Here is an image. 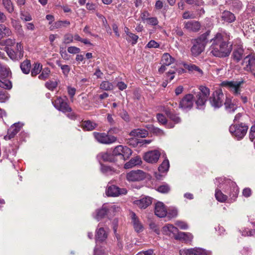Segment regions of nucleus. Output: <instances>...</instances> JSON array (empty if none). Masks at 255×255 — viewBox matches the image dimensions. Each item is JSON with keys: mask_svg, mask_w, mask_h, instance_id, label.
Wrapping results in <instances>:
<instances>
[{"mask_svg": "<svg viewBox=\"0 0 255 255\" xmlns=\"http://www.w3.org/2000/svg\"><path fill=\"white\" fill-rule=\"evenodd\" d=\"M154 213L159 218L164 217L167 215V211L163 203L158 202L155 204Z\"/></svg>", "mask_w": 255, "mask_h": 255, "instance_id": "obj_19", "label": "nucleus"}, {"mask_svg": "<svg viewBox=\"0 0 255 255\" xmlns=\"http://www.w3.org/2000/svg\"><path fill=\"white\" fill-rule=\"evenodd\" d=\"M170 187L167 184H164L159 186L157 190L162 193H167L170 190Z\"/></svg>", "mask_w": 255, "mask_h": 255, "instance_id": "obj_54", "label": "nucleus"}, {"mask_svg": "<svg viewBox=\"0 0 255 255\" xmlns=\"http://www.w3.org/2000/svg\"><path fill=\"white\" fill-rule=\"evenodd\" d=\"M4 7L9 13H12L14 10L13 4L10 0H2Z\"/></svg>", "mask_w": 255, "mask_h": 255, "instance_id": "obj_45", "label": "nucleus"}, {"mask_svg": "<svg viewBox=\"0 0 255 255\" xmlns=\"http://www.w3.org/2000/svg\"><path fill=\"white\" fill-rule=\"evenodd\" d=\"M184 67L188 70L189 71L191 72H197L200 74H202L203 72L202 70L198 66L194 64H188L186 63H182Z\"/></svg>", "mask_w": 255, "mask_h": 255, "instance_id": "obj_33", "label": "nucleus"}, {"mask_svg": "<svg viewBox=\"0 0 255 255\" xmlns=\"http://www.w3.org/2000/svg\"><path fill=\"white\" fill-rule=\"evenodd\" d=\"M20 67L24 74H28L31 69L30 61L27 59L25 60L20 64Z\"/></svg>", "mask_w": 255, "mask_h": 255, "instance_id": "obj_31", "label": "nucleus"}, {"mask_svg": "<svg viewBox=\"0 0 255 255\" xmlns=\"http://www.w3.org/2000/svg\"><path fill=\"white\" fill-rule=\"evenodd\" d=\"M8 98V94L7 92L0 91V102H5Z\"/></svg>", "mask_w": 255, "mask_h": 255, "instance_id": "obj_62", "label": "nucleus"}, {"mask_svg": "<svg viewBox=\"0 0 255 255\" xmlns=\"http://www.w3.org/2000/svg\"><path fill=\"white\" fill-rule=\"evenodd\" d=\"M73 40V36L71 34H66L64 36L63 43L65 44H69L71 43Z\"/></svg>", "mask_w": 255, "mask_h": 255, "instance_id": "obj_56", "label": "nucleus"}, {"mask_svg": "<svg viewBox=\"0 0 255 255\" xmlns=\"http://www.w3.org/2000/svg\"><path fill=\"white\" fill-rule=\"evenodd\" d=\"M12 34L11 30L6 25L0 24V41L4 38L8 37Z\"/></svg>", "mask_w": 255, "mask_h": 255, "instance_id": "obj_26", "label": "nucleus"}, {"mask_svg": "<svg viewBox=\"0 0 255 255\" xmlns=\"http://www.w3.org/2000/svg\"><path fill=\"white\" fill-rule=\"evenodd\" d=\"M16 55L20 58V59L23 56V49L22 44L20 43H17L15 48V51Z\"/></svg>", "mask_w": 255, "mask_h": 255, "instance_id": "obj_47", "label": "nucleus"}, {"mask_svg": "<svg viewBox=\"0 0 255 255\" xmlns=\"http://www.w3.org/2000/svg\"><path fill=\"white\" fill-rule=\"evenodd\" d=\"M127 35H128L129 38L132 40L131 44L132 45L135 44L138 39V36L132 33L128 32L127 33Z\"/></svg>", "mask_w": 255, "mask_h": 255, "instance_id": "obj_58", "label": "nucleus"}, {"mask_svg": "<svg viewBox=\"0 0 255 255\" xmlns=\"http://www.w3.org/2000/svg\"><path fill=\"white\" fill-rule=\"evenodd\" d=\"M113 153L114 156H120L121 159L125 160L130 157L132 152L131 149L126 146L118 145L114 148Z\"/></svg>", "mask_w": 255, "mask_h": 255, "instance_id": "obj_5", "label": "nucleus"}, {"mask_svg": "<svg viewBox=\"0 0 255 255\" xmlns=\"http://www.w3.org/2000/svg\"><path fill=\"white\" fill-rule=\"evenodd\" d=\"M225 108L228 113H233L237 110V106L232 103L229 100H226L225 103Z\"/></svg>", "mask_w": 255, "mask_h": 255, "instance_id": "obj_38", "label": "nucleus"}, {"mask_svg": "<svg viewBox=\"0 0 255 255\" xmlns=\"http://www.w3.org/2000/svg\"><path fill=\"white\" fill-rule=\"evenodd\" d=\"M225 183L230 186V190L227 189V193L228 194L229 199L232 202L235 201L237 198L239 194V188L236 183L231 181L230 179H226Z\"/></svg>", "mask_w": 255, "mask_h": 255, "instance_id": "obj_7", "label": "nucleus"}, {"mask_svg": "<svg viewBox=\"0 0 255 255\" xmlns=\"http://www.w3.org/2000/svg\"><path fill=\"white\" fill-rule=\"evenodd\" d=\"M54 107L63 113L71 112L72 109L69 107L66 101L60 97H58L52 101Z\"/></svg>", "mask_w": 255, "mask_h": 255, "instance_id": "obj_8", "label": "nucleus"}, {"mask_svg": "<svg viewBox=\"0 0 255 255\" xmlns=\"http://www.w3.org/2000/svg\"><path fill=\"white\" fill-rule=\"evenodd\" d=\"M130 215L131 219V223L135 231L137 233L141 232L143 230V226L138 218L134 212H130Z\"/></svg>", "mask_w": 255, "mask_h": 255, "instance_id": "obj_17", "label": "nucleus"}, {"mask_svg": "<svg viewBox=\"0 0 255 255\" xmlns=\"http://www.w3.org/2000/svg\"><path fill=\"white\" fill-rule=\"evenodd\" d=\"M182 17L184 19H194L196 18V14L192 11H187L183 13Z\"/></svg>", "mask_w": 255, "mask_h": 255, "instance_id": "obj_55", "label": "nucleus"}, {"mask_svg": "<svg viewBox=\"0 0 255 255\" xmlns=\"http://www.w3.org/2000/svg\"><path fill=\"white\" fill-rule=\"evenodd\" d=\"M101 171L103 173L108 175L112 174L113 172V170L111 167L105 165L102 166Z\"/></svg>", "mask_w": 255, "mask_h": 255, "instance_id": "obj_59", "label": "nucleus"}, {"mask_svg": "<svg viewBox=\"0 0 255 255\" xmlns=\"http://www.w3.org/2000/svg\"><path fill=\"white\" fill-rule=\"evenodd\" d=\"M222 20L228 23H231L235 21L236 17L233 13L229 11H224L221 16Z\"/></svg>", "mask_w": 255, "mask_h": 255, "instance_id": "obj_27", "label": "nucleus"}, {"mask_svg": "<svg viewBox=\"0 0 255 255\" xmlns=\"http://www.w3.org/2000/svg\"><path fill=\"white\" fill-rule=\"evenodd\" d=\"M159 44L153 40H150L146 45V47L148 48H158Z\"/></svg>", "mask_w": 255, "mask_h": 255, "instance_id": "obj_64", "label": "nucleus"}, {"mask_svg": "<svg viewBox=\"0 0 255 255\" xmlns=\"http://www.w3.org/2000/svg\"><path fill=\"white\" fill-rule=\"evenodd\" d=\"M146 177V173L141 170H132L127 174L126 178L128 181H139Z\"/></svg>", "mask_w": 255, "mask_h": 255, "instance_id": "obj_10", "label": "nucleus"}, {"mask_svg": "<svg viewBox=\"0 0 255 255\" xmlns=\"http://www.w3.org/2000/svg\"><path fill=\"white\" fill-rule=\"evenodd\" d=\"M178 230L177 228L174 227L171 224H167L162 228L163 234L169 236H172L175 238V236L177 234Z\"/></svg>", "mask_w": 255, "mask_h": 255, "instance_id": "obj_22", "label": "nucleus"}, {"mask_svg": "<svg viewBox=\"0 0 255 255\" xmlns=\"http://www.w3.org/2000/svg\"><path fill=\"white\" fill-rule=\"evenodd\" d=\"M160 155V152L157 150H151L145 153L143 159L147 162L155 163L158 161Z\"/></svg>", "mask_w": 255, "mask_h": 255, "instance_id": "obj_13", "label": "nucleus"}, {"mask_svg": "<svg viewBox=\"0 0 255 255\" xmlns=\"http://www.w3.org/2000/svg\"><path fill=\"white\" fill-rule=\"evenodd\" d=\"M0 87L5 89L9 90L12 87V84L11 82L6 78H1Z\"/></svg>", "mask_w": 255, "mask_h": 255, "instance_id": "obj_40", "label": "nucleus"}, {"mask_svg": "<svg viewBox=\"0 0 255 255\" xmlns=\"http://www.w3.org/2000/svg\"><path fill=\"white\" fill-rule=\"evenodd\" d=\"M5 48L6 49L5 51H6L7 54L11 59L14 60L20 59V58H19V57L16 55V53L14 50L6 47Z\"/></svg>", "mask_w": 255, "mask_h": 255, "instance_id": "obj_51", "label": "nucleus"}, {"mask_svg": "<svg viewBox=\"0 0 255 255\" xmlns=\"http://www.w3.org/2000/svg\"><path fill=\"white\" fill-rule=\"evenodd\" d=\"M210 30H207L206 32L201 35L199 37L195 40L203 44L204 46H206L208 42V37L210 34Z\"/></svg>", "mask_w": 255, "mask_h": 255, "instance_id": "obj_35", "label": "nucleus"}, {"mask_svg": "<svg viewBox=\"0 0 255 255\" xmlns=\"http://www.w3.org/2000/svg\"><path fill=\"white\" fill-rule=\"evenodd\" d=\"M230 40V33L225 32L217 33L210 40L212 43L209 48L210 54L219 58H225L229 56L233 46Z\"/></svg>", "mask_w": 255, "mask_h": 255, "instance_id": "obj_1", "label": "nucleus"}, {"mask_svg": "<svg viewBox=\"0 0 255 255\" xmlns=\"http://www.w3.org/2000/svg\"><path fill=\"white\" fill-rule=\"evenodd\" d=\"M184 28L190 31L197 32L200 30L201 24L197 21H189L184 23Z\"/></svg>", "mask_w": 255, "mask_h": 255, "instance_id": "obj_23", "label": "nucleus"}, {"mask_svg": "<svg viewBox=\"0 0 255 255\" xmlns=\"http://www.w3.org/2000/svg\"><path fill=\"white\" fill-rule=\"evenodd\" d=\"M152 203V199L149 197H145L134 201V204L140 209H145Z\"/></svg>", "mask_w": 255, "mask_h": 255, "instance_id": "obj_24", "label": "nucleus"}, {"mask_svg": "<svg viewBox=\"0 0 255 255\" xmlns=\"http://www.w3.org/2000/svg\"><path fill=\"white\" fill-rule=\"evenodd\" d=\"M205 47V46L203 44L194 40L193 42V45L191 48V52L192 55L194 56H197L199 55L203 51Z\"/></svg>", "mask_w": 255, "mask_h": 255, "instance_id": "obj_20", "label": "nucleus"}, {"mask_svg": "<svg viewBox=\"0 0 255 255\" xmlns=\"http://www.w3.org/2000/svg\"><path fill=\"white\" fill-rule=\"evenodd\" d=\"M165 113L167 116L175 124L180 122V118L177 115L173 114L170 110L166 109Z\"/></svg>", "mask_w": 255, "mask_h": 255, "instance_id": "obj_37", "label": "nucleus"}, {"mask_svg": "<svg viewBox=\"0 0 255 255\" xmlns=\"http://www.w3.org/2000/svg\"><path fill=\"white\" fill-rule=\"evenodd\" d=\"M56 64L61 68L63 74L67 76L70 70L69 66L67 65H62L60 61H57Z\"/></svg>", "mask_w": 255, "mask_h": 255, "instance_id": "obj_49", "label": "nucleus"}, {"mask_svg": "<svg viewBox=\"0 0 255 255\" xmlns=\"http://www.w3.org/2000/svg\"><path fill=\"white\" fill-rule=\"evenodd\" d=\"M180 255H206L204 250L201 249L195 248L190 249H183L180 250Z\"/></svg>", "mask_w": 255, "mask_h": 255, "instance_id": "obj_18", "label": "nucleus"}, {"mask_svg": "<svg viewBox=\"0 0 255 255\" xmlns=\"http://www.w3.org/2000/svg\"><path fill=\"white\" fill-rule=\"evenodd\" d=\"M22 125L19 123H15L12 125L8 129L7 133L4 136L5 140H10L13 138L14 136L19 131Z\"/></svg>", "mask_w": 255, "mask_h": 255, "instance_id": "obj_16", "label": "nucleus"}, {"mask_svg": "<svg viewBox=\"0 0 255 255\" xmlns=\"http://www.w3.org/2000/svg\"><path fill=\"white\" fill-rule=\"evenodd\" d=\"M149 228L152 230L157 235L160 234V230L157 225L153 222H151L149 224Z\"/></svg>", "mask_w": 255, "mask_h": 255, "instance_id": "obj_61", "label": "nucleus"}, {"mask_svg": "<svg viewBox=\"0 0 255 255\" xmlns=\"http://www.w3.org/2000/svg\"><path fill=\"white\" fill-rule=\"evenodd\" d=\"M156 118L159 123L162 124H165L167 123V120L164 116L162 114H157L156 115Z\"/></svg>", "mask_w": 255, "mask_h": 255, "instance_id": "obj_63", "label": "nucleus"}, {"mask_svg": "<svg viewBox=\"0 0 255 255\" xmlns=\"http://www.w3.org/2000/svg\"><path fill=\"white\" fill-rule=\"evenodd\" d=\"M11 23L12 27L18 34L24 36V31L22 29V26L20 22L17 20L12 18L11 19Z\"/></svg>", "mask_w": 255, "mask_h": 255, "instance_id": "obj_28", "label": "nucleus"}, {"mask_svg": "<svg viewBox=\"0 0 255 255\" xmlns=\"http://www.w3.org/2000/svg\"><path fill=\"white\" fill-rule=\"evenodd\" d=\"M108 232L102 227L101 223L98 224L96 230L95 240L96 242H103L108 238Z\"/></svg>", "mask_w": 255, "mask_h": 255, "instance_id": "obj_14", "label": "nucleus"}, {"mask_svg": "<svg viewBox=\"0 0 255 255\" xmlns=\"http://www.w3.org/2000/svg\"><path fill=\"white\" fill-rule=\"evenodd\" d=\"M248 130V126L244 123L239 124H233L229 128L230 133L238 139H242L246 134Z\"/></svg>", "mask_w": 255, "mask_h": 255, "instance_id": "obj_2", "label": "nucleus"}, {"mask_svg": "<svg viewBox=\"0 0 255 255\" xmlns=\"http://www.w3.org/2000/svg\"><path fill=\"white\" fill-rule=\"evenodd\" d=\"M99 157L102 159L104 161L113 162L114 161V156L113 153L110 154L107 152H101L99 154Z\"/></svg>", "mask_w": 255, "mask_h": 255, "instance_id": "obj_36", "label": "nucleus"}, {"mask_svg": "<svg viewBox=\"0 0 255 255\" xmlns=\"http://www.w3.org/2000/svg\"><path fill=\"white\" fill-rule=\"evenodd\" d=\"M194 96L192 94L186 95L180 101L179 108L183 110H190L194 104Z\"/></svg>", "mask_w": 255, "mask_h": 255, "instance_id": "obj_12", "label": "nucleus"}, {"mask_svg": "<svg viewBox=\"0 0 255 255\" xmlns=\"http://www.w3.org/2000/svg\"><path fill=\"white\" fill-rule=\"evenodd\" d=\"M42 70V65L40 63H35L31 71V75L32 77L36 76L40 73Z\"/></svg>", "mask_w": 255, "mask_h": 255, "instance_id": "obj_43", "label": "nucleus"}, {"mask_svg": "<svg viewBox=\"0 0 255 255\" xmlns=\"http://www.w3.org/2000/svg\"><path fill=\"white\" fill-rule=\"evenodd\" d=\"M127 193L126 188H120L116 185L108 186L106 190V194L108 196L117 197Z\"/></svg>", "mask_w": 255, "mask_h": 255, "instance_id": "obj_11", "label": "nucleus"}, {"mask_svg": "<svg viewBox=\"0 0 255 255\" xmlns=\"http://www.w3.org/2000/svg\"><path fill=\"white\" fill-rule=\"evenodd\" d=\"M210 95L209 89L204 86H200L196 93L195 103L198 108H201L207 101Z\"/></svg>", "mask_w": 255, "mask_h": 255, "instance_id": "obj_3", "label": "nucleus"}, {"mask_svg": "<svg viewBox=\"0 0 255 255\" xmlns=\"http://www.w3.org/2000/svg\"><path fill=\"white\" fill-rule=\"evenodd\" d=\"M215 197L216 199L220 202H225L228 198L227 195L224 194L220 190L217 189L215 192Z\"/></svg>", "mask_w": 255, "mask_h": 255, "instance_id": "obj_42", "label": "nucleus"}, {"mask_svg": "<svg viewBox=\"0 0 255 255\" xmlns=\"http://www.w3.org/2000/svg\"><path fill=\"white\" fill-rule=\"evenodd\" d=\"M10 74L9 68L0 63V77L6 78Z\"/></svg>", "mask_w": 255, "mask_h": 255, "instance_id": "obj_41", "label": "nucleus"}, {"mask_svg": "<svg viewBox=\"0 0 255 255\" xmlns=\"http://www.w3.org/2000/svg\"><path fill=\"white\" fill-rule=\"evenodd\" d=\"M100 88L103 90L110 91L113 90V85L108 81H104L101 83Z\"/></svg>", "mask_w": 255, "mask_h": 255, "instance_id": "obj_46", "label": "nucleus"}, {"mask_svg": "<svg viewBox=\"0 0 255 255\" xmlns=\"http://www.w3.org/2000/svg\"><path fill=\"white\" fill-rule=\"evenodd\" d=\"M244 50L241 46L235 48L232 53V58L236 62L238 63L243 57Z\"/></svg>", "mask_w": 255, "mask_h": 255, "instance_id": "obj_25", "label": "nucleus"}, {"mask_svg": "<svg viewBox=\"0 0 255 255\" xmlns=\"http://www.w3.org/2000/svg\"><path fill=\"white\" fill-rule=\"evenodd\" d=\"M147 134V131L143 129H134L130 132V135L133 136L143 137Z\"/></svg>", "mask_w": 255, "mask_h": 255, "instance_id": "obj_34", "label": "nucleus"}, {"mask_svg": "<svg viewBox=\"0 0 255 255\" xmlns=\"http://www.w3.org/2000/svg\"><path fill=\"white\" fill-rule=\"evenodd\" d=\"M193 235L190 233L178 232L175 236V239L184 241L185 243H189L192 241Z\"/></svg>", "mask_w": 255, "mask_h": 255, "instance_id": "obj_21", "label": "nucleus"}, {"mask_svg": "<svg viewBox=\"0 0 255 255\" xmlns=\"http://www.w3.org/2000/svg\"><path fill=\"white\" fill-rule=\"evenodd\" d=\"M174 61L173 58L168 53L163 54L162 57V61L163 64L166 66H169L171 63H173Z\"/></svg>", "mask_w": 255, "mask_h": 255, "instance_id": "obj_39", "label": "nucleus"}, {"mask_svg": "<svg viewBox=\"0 0 255 255\" xmlns=\"http://www.w3.org/2000/svg\"><path fill=\"white\" fill-rule=\"evenodd\" d=\"M50 73V69L49 68H45L43 69L41 73L39 75L38 78L40 80H45L49 77Z\"/></svg>", "mask_w": 255, "mask_h": 255, "instance_id": "obj_48", "label": "nucleus"}, {"mask_svg": "<svg viewBox=\"0 0 255 255\" xmlns=\"http://www.w3.org/2000/svg\"><path fill=\"white\" fill-rule=\"evenodd\" d=\"M242 65L245 71L253 72L252 67L255 65V56L253 55L247 56L244 58Z\"/></svg>", "mask_w": 255, "mask_h": 255, "instance_id": "obj_15", "label": "nucleus"}, {"mask_svg": "<svg viewBox=\"0 0 255 255\" xmlns=\"http://www.w3.org/2000/svg\"><path fill=\"white\" fill-rule=\"evenodd\" d=\"M58 85V82L56 80L55 81H48L45 83V87L50 90L53 91Z\"/></svg>", "mask_w": 255, "mask_h": 255, "instance_id": "obj_52", "label": "nucleus"}, {"mask_svg": "<svg viewBox=\"0 0 255 255\" xmlns=\"http://www.w3.org/2000/svg\"><path fill=\"white\" fill-rule=\"evenodd\" d=\"M81 126L85 130L90 131L94 129L97 126V125L90 121L83 122Z\"/></svg>", "mask_w": 255, "mask_h": 255, "instance_id": "obj_30", "label": "nucleus"}, {"mask_svg": "<svg viewBox=\"0 0 255 255\" xmlns=\"http://www.w3.org/2000/svg\"><path fill=\"white\" fill-rule=\"evenodd\" d=\"M175 224L181 230H186L188 228L187 223L183 221H177Z\"/></svg>", "mask_w": 255, "mask_h": 255, "instance_id": "obj_57", "label": "nucleus"}, {"mask_svg": "<svg viewBox=\"0 0 255 255\" xmlns=\"http://www.w3.org/2000/svg\"><path fill=\"white\" fill-rule=\"evenodd\" d=\"M70 24V22L68 20H60L56 22L55 23L54 26L56 28H60L62 27H65L67 25H69Z\"/></svg>", "mask_w": 255, "mask_h": 255, "instance_id": "obj_53", "label": "nucleus"}, {"mask_svg": "<svg viewBox=\"0 0 255 255\" xmlns=\"http://www.w3.org/2000/svg\"><path fill=\"white\" fill-rule=\"evenodd\" d=\"M15 43L14 38H7L3 41V45L6 46H12Z\"/></svg>", "mask_w": 255, "mask_h": 255, "instance_id": "obj_60", "label": "nucleus"}, {"mask_svg": "<svg viewBox=\"0 0 255 255\" xmlns=\"http://www.w3.org/2000/svg\"><path fill=\"white\" fill-rule=\"evenodd\" d=\"M169 167V162L166 159L163 160L162 163L158 167V170L160 172L163 173L168 171Z\"/></svg>", "mask_w": 255, "mask_h": 255, "instance_id": "obj_44", "label": "nucleus"}, {"mask_svg": "<svg viewBox=\"0 0 255 255\" xmlns=\"http://www.w3.org/2000/svg\"><path fill=\"white\" fill-rule=\"evenodd\" d=\"M248 119L249 117L248 116L242 113H238L235 116L234 120V122L239 123L240 122H243L246 120H248Z\"/></svg>", "mask_w": 255, "mask_h": 255, "instance_id": "obj_50", "label": "nucleus"}, {"mask_svg": "<svg viewBox=\"0 0 255 255\" xmlns=\"http://www.w3.org/2000/svg\"><path fill=\"white\" fill-rule=\"evenodd\" d=\"M224 95L221 90L215 91L210 99L211 105L215 108H219L223 105Z\"/></svg>", "mask_w": 255, "mask_h": 255, "instance_id": "obj_6", "label": "nucleus"}, {"mask_svg": "<svg viewBox=\"0 0 255 255\" xmlns=\"http://www.w3.org/2000/svg\"><path fill=\"white\" fill-rule=\"evenodd\" d=\"M141 162V161L140 158L139 157L136 156L132 158L128 162H127L125 164L124 167L126 169L131 168L136 165L139 164Z\"/></svg>", "mask_w": 255, "mask_h": 255, "instance_id": "obj_29", "label": "nucleus"}, {"mask_svg": "<svg viewBox=\"0 0 255 255\" xmlns=\"http://www.w3.org/2000/svg\"><path fill=\"white\" fill-rule=\"evenodd\" d=\"M93 135L95 139L102 144H110L115 142L117 140L115 136L109 135L105 133L94 132Z\"/></svg>", "mask_w": 255, "mask_h": 255, "instance_id": "obj_4", "label": "nucleus"}, {"mask_svg": "<svg viewBox=\"0 0 255 255\" xmlns=\"http://www.w3.org/2000/svg\"><path fill=\"white\" fill-rule=\"evenodd\" d=\"M108 210V209L106 207L103 206L101 209L96 211V214L94 216V218L99 221L106 216L107 214Z\"/></svg>", "mask_w": 255, "mask_h": 255, "instance_id": "obj_32", "label": "nucleus"}, {"mask_svg": "<svg viewBox=\"0 0 255 255\" xmlns=\"http://www.w3.org/2000/svg\"><path fill=\"white\" fill-rule=\"evenodd\" d=\"M243 81H223L222 83L223 86L228 88L235 96H238L241 93V85Z\"/></svg>", "mask_w": 255, "mask_h": 255, "instance_id": "obj_9", "label": "nucleus"}]
</instances>
